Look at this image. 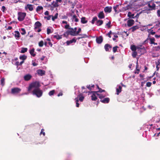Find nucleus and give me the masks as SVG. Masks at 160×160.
<instances>
[{
  "label": "nucleus",
  "instance_id": "2f4dec72",
  "mask_svg": "<svg viewBox=\"0 0 160 160\" xmlns=\"http://www.w3.org/2000/svg\"><path fill=\"white\" fill-rule=\"evenodd\" d=\"M28 50V48H21V50L20 52L21 53H24L25 52H27Z\"/></svg>",
  "mask_w": 160,
  "mask_h": 160
},
{
  "label": "nucleus",
  "instance_id": "6e6d98bb",
  "mask_svg": "<svg viewBox=\"0 0 160 160\" xmlns=\"http://www.w3.org/2000/svg\"><path fill=\"white\" fill-rule=\"evenodd\" d=\"M112 34V32L111 31H110L107 34V35L108 36L109 38H111V35Z\"/></svg>",
  "mask_w": 160,
  "mask_h": 160
},
{
  "label": "nucleus",
  "instance_id": "f704fd0d",
  "mask_svg": "<svg viewBox=\"0 0 160 160\" xmlns=\"http://www.w3.org/2000/svg\"><path fill=\"white\" fill-rule=\"evenodd\" d=\"M119 48V47L118 46H116L112 48V51L114 53H115L117 51L118 48Z\"/></svg>",
  "mask_w": 160,
  "mask_h": 160
},
{
  "label": "nucleus",
  "instance_id": "c03bdc74",
  "mask_svg": "<svg viewBox=\"0 0 160 160\" xmlns=\"http://www.w3.org/2000/svg\"><path fill=\"white\" fill-rule=\"evenodd\" d=\"M1 84L2 86H3L4 85V79L3 78H2L1 80Z\"/></svg>",
  "mask_w": 160,
  "mask_h": 160
},
{
  "label": "nucleus",
  "instance_id": "ea45409f",
  "mask_svg": "<svg viewBox=\"0 0 160 160\" xmlns=\"http://www.w3.org/2000/svg\"><path fill=\"white\" fill-rule=\"evenodd\" d=\"M21 31H22L21 33L22 35H24L26 33V31L24 28H21Z\"/></svg>",
  "mask_w": 160,
  "mask_h": 160
},
{
  "label": "nucleus",
  "instance_id": "7ed1b4c3",
  "mask_svg": "<svg viewBox=\"0 0 160 160\" xmlns=\"http://www.w3.org/2000/svg\"><path fill=\"white\" fill-rule=\"evenodd\" d=\"M18 20L19 21H23L26 15V13L25 12H18Z\"/></svg>",
  "mask_w": 160,
  "mask_h": 160
},
{
  "label": "nucleus",
  "instance_id": "c85d7f7f",
  "mask_svg": "<svg viewBox=\"0 0 160 160\" xmlns=\"http://www.w3.org/2000/svg\"><path fill=\"white\" fill-rule=\"evenodd\" d=\"M72 20L74 21L75 22H77L79 21V19L77 18V16L74 15L72 17Z\"/></svg>",
  "mask_w": 160,
  "mask_h": 160
},
{
  "label": "nucleus",
  "instance_id": "9d476101",
  "mask_svg": "<svg viewBox=\"0 0 160 160\" xmlns=\"http://www.w3.org/2000/svg\"><path fill=\"white\" fill-rule=\"evenodd\" d=\"M148 7L151 10L155 9L156 7V4L152 2H150L148 4Z\"/></svg>",
  "mask_w": 160,
  "mask_h": 160
},
{
  "label": "nucleus",
  "instance_id": "a18cd8bd",
  "mask_svg": "<svg viewBox=\"0 0 160 160\" xmlns=\"http://www.w3.org/2000/svg\"><path fill=\"white\" fill-rule=\"evenodd\" d=\"M64 28L66 29H68V30H69V28H71L69 24H67L64 26Z\"/></svg>",
  "mask_w": 160,
  "mask_h": 160
},
{
  "label": "nucleus",
  "instance_id": "de8ad7c7",
  "mask_svg": "<svg viewBox=\"0 0 160 160\" xmlns=\"http://www.w3.org/2000/svg\"><path fill=\"white\" fill-rule=\"evenodd\" d=\"M58 13H56L55 14V16H54V17L52 16V20L54 21V20L55 19H57L58 18Z\"/></svg>",
  "mask_w": 160,
  "mask_h": 160
},
{
  "label": "nucleus",
  "instance_id": "cd10ccee",
  "mask_svg": "<svg viewBox=\"0 0 160 160\" xmlns=\"http://www.w3.org/2000/svg\"><path fill=\"white\" fill-rule=\"evenodd\" d=\"M78 97H79V100L80 102H82L83 100V99H84V97L82 96V94L81 93L79 94L78 95Z\"/></svg>",
  "mask_w": 160,
  "mask_h": 160
},
{
  "label": "nucleus",
  "instance_id": "7c9ffc66",
  "mask_svg": "<svg viewBox=\"0 0 160 160\" xmlns=\"http://www.w3.org/2000/svg\"><path fill=\"white\" fill-rule=\"evenodd\" d=\"M134 14H132L131 12H129L128 13V16L129 18H134Z\"/></svg>",
  "mask_w": 160,
  "mask_h": 160
},
{
  "label": "nucleus",
  "instance_id": "680f3d73",
  "mask_svg": "<svg viewBox=\"0 0 160 160\" xmlns=\"http://www.w3.org/2000/svg\"><path fill=\"white\" fill-rule=\"evenodd\" d=\"M98 92H100L101 93H102V92H104V90L102 89L101 88L99 89V91H96Z\"/></svg>",
  "mask_w": 160,
  "mask_h": 160
},
{
  "label": "nucleus",
  "instance_id": "b1692460",
  "mask_svg": "<svg viewBox=\"0 0 160 160\" xmlns=\"http://www.w3.org/2000/svg\"><path fill=\"white\" fill-rule=\"evenodd\" d=\"M29 52L32 57H35L36 55V54L35 53L34 49L32 48V49L29 50Z\"/></svg>",
  "mask_w": 160,
  "mask_h": 160
},
{
  "label": "nucleus",
  "instance_id": "5fc2aeb1",
  "mask_svg": "<svg viewBox=\"0 0 160 160\" xmlns=\"http://www.w3.org/2000/svg\"><path fill=\"white\" fill-rule=\"evenodd\" d=\"M111 22L110 21H109L108 23L106 24V26H107L108 28H111Z\"/></svg>",
  "mask_w": 160,
  "mask_h": 160
},
{
  "label": "nucleus",
  "instance_id": "a878e982",
  "mask_svg": "<svg viewBox=\"0 0 160 160\" xmlns=\"http://www.w3.org/2000/svg\"><path fill=\"white\" fill-rule=\"evenodd\" d=\"M76 40L75 39L73 38L69 41H67V44L68 45H69L70 44L73 42H76Z\"/></svg>",
  "mask_w": 160,
  "mask_h": 160
},
{
  "label": "nucleus",
  "instance_id": "37998d69",
  "mask_svg": "<svg viewBox=\"0 0 160 160\" xmlns=\"http://www.w3.org/2000/svg\"><path fill=\"white\" fill-rule=\"evenodd\" d=\"M54 93H55V90H52V91H51L49 92V93H48V94H49V95L50 96H52L53 95V94H54Z\"/></svg>",
  "mask_w": 160,
  "mask_h": 160
},
{
  "label": "nucleus",
  "instance_id": "39448f33",
  "mask_svg": "<svg viewBox=\"0 0 160 160\" xmlns=\"http://www.w3.org/2000/svg\"><path fill=\"white\" fill-rule=\"evenodd\" d=\"M21 91V89L19 88H14L11 89V93L13 94H17L19 93Z\"/></svg>",
  "mask_w": 160,
  "mask_h": 160
},
{
  "label": "nucleus",
  "instance_id": "4be33fe9",
  "mask_svg": "<svg viewBox=\"0 0 160 160\" xmlns=\"http://www.w3.org/2000/svg\"><path fill=\"white\" fill-rule=\"evenodd\" d=\"M103 23V21L101 20H98L97 22H96V25L97 26H100Z\"/></svg>",
  "mask_w": 160,
  "mask_h": 160
},
{
  "label": "nucleus",
  "instance_id": "49530a36",
  "mask_svg": "<svg viewBox=\"0 0 160 160\" xmlns=\"http://www.w3.org/2000/svg\"><path fill=\"white\" fill-rule=\"evenodd\" d=\"M34 29L35 31L37 32H40L41 31V28H34Z\"/></svg>",
  "mask_w": 160,
  "mask_h": 160
},
{
  "label": "nucleus",
  "instance_id": "2eb2a0df",
  "mask_svg": "<svg viewBox=\"0 0 160 160\" xmlns=\"http://www.w3.org/2000/svg\"><path fill=\"white\" fill-rule=\"evenodd\" d=\"M91 92L92 93V96H91V97H92V101H96L97 99V98L96 96H95V93H97V92Z\"/></svg>",
  "mask_w": 160,
  "mask_h": 160
},
{
  "label": "nucleus",
  "instance_id": "69168bd1",
  "mask_svg": "<svg viewBox=\"0 0 160 160\" xmlns=\"http://www.w3.org/2000/svg\"><path fill=\"white\" fill-rule=\"evenodd\" d=\"M45 58V56H42V57L41 58H40V59L41 61H43L44 60V58Z\"/></svg>",
  "mask_w": 160,
  "mask_h": 160
},
{
  "label": "nucleus",
  "instance_id": "e2e57ef3",
  "mask_svg": "<svg viewBox=\"0 0 160 160\" xmlns=\"http://www.w3.org/2000/svg\"><path fill=\"white\" fill-rule=\"evenodd\" d=\"M87 87V88H88V90H91V88L92 87H90V85H87V87Z\"/></svg>",
  "mask_w": 160,
  "mask_h": 160
},
{
  "label": "nucleus",
  "instance_id": "0eeeda50",
  "mask_svg": "<svg viewBox=\"0 0 160 160\" xmlns=\"http://www.w3.org/2000/svg\"><path fill=\"white\" fill-rule=\"evenodd\" d=\"M112 46L109 44H106L104 46V49L106 52H110Z\"/></svg>",
  "mask_w": 160,
  "mask_h": 160
},
{
  "label": "nucleus",
  "instance_id": "4c0bfd02",
  "mask_svg": "<svg viewBox=\"0 0 160 160\" xmlns=\"http://www.w3.org/2000/svg\"><path fill=\"white\" fill-rule=\"evenodd\" d=\"M53 37L58 40L62 38V36L58 35H54Z\"/></svg>",
  "mask_w": 160,
  "mask_h": 160
},
{
  "label": "nucleus",
  "instance_id": "13d9d810",
  "mask_svg": "<svg viewBox=\"0 0 160 160\" xmlns=\"http://www.w3.org/2000/svg\"><path fill=\"white\" fill-rule=\"evenodd\" d=\"M75 99H76V106H77V107H78L79 104L78 103V99L77 98Z\"/></svg>",
  "mask_w": 160,
  "mask_h": 160
},
{
  "label": "nucleus",
  "instance_id": "a211bd4d",
  "mask_svg": "<svg viewBox=\"0 0 160 160\" xmlns=\"http://www.w3.org/2000/svg\"><path fill=\"white\" fill-rule=\"evenodd\" d=\"M46 40L47 41H45L44 42V45L45 46H47V45L48 44L51 47H52V44L50 42V39L49 38H48L46 39Z\"/></svg>",
  "mask_w": 160,
  "mask_h": 160
},
{
  "label": "nucleus",
  "instance_id": "bf43d9fd",
  "mask_svg": "<svg viewBox=\"0 0 160 160\" xmlns=\"http://www.w3.org/2000/svg\"><path fill=\"white\" fill-rule=\"evenodd\" d=\"M47 20H49L51 18V16H48L47 17H44Z\"/></svg>",
  "mask_w": 160,
  "mask_h": 160
},
{
  "label": "nucleus",
  "instance_id": "3c124183",
  "mask_svg": "<svg viewBox=\"0 0 160 160\" xmlns=\"http://www.w3.org/2000/svg\"><path fill=\"white\" fill-rule=\"evenodd\" d=\"M118 7V5H117L116 6H114L113 7V9L114 10L115 12H117V8Z\"/></svg>",
  "mask_w": 160,
  "mask_h": 160
},
{
  "label": "nucleus",
  "instance_id": "6e6552de",
  "mask_svg": "<svg viewBox=\"0 0 160 160\" xmlns=\"http://www.w3.org/2000/svg\"><path fill=\"white\" fill-rule=\"evenodd\" d=\"M112 8L111 6H107L104 8V11L106 13H110L112 10Z\"/></svg>",
  "mask_w": 160,
  "mask_h": 160
},
{
  "label": "nucleus",
  "instance_id": "393cba45",
  "mask_svg": "<svg viewBox=\"0 0 160 160\" xmlns=\"http://www.w3.org/2000/svg\"><path fill=\"white\" fill-rule=\"evenodd\" d=\"M88 22V20L85 17H82L81 18V22L82 24H85Z\"/></svg>",
  "mask_w": 160,
  "mask_h": 160
},
{
  "label": "nucleus",
  "instance_id": "ddd939ff",
  "mask_svg": "<svg viewBox=\"0 0 160 160\" xmlns=\"http://www.w3.org/2000/svg\"><path fill=\"white\" fill-rule=\"evenodd\" d=\"M32 77V76H31V75L29 74H28L24 75L23 78H24V80L25 81H28L30 80V79H31Z\"/></svg>",
  "mask_w": 160,
  "mask_h": 160
},
{
  "label": "nucleus",
  "instance_id": "6ab92c4d",
  "mask_svg": "<svg viewBox=\"0 0 160 160\" xmlns=\"http://www.w3.org/2000/svg\"><path fill=\"white\" fill-rule=\"evenodd\" d=\"M98 18L100 19H103L105 18V15L103 11L100 12L98 15Z\"/></svg>",
  "mask_w": 160,
  "mask_h": 160
},
{
  "label": "nucleus",
  "instance_id": "20e7f679",
  "mask_svg": "<svg viewBox=\"0 0 160 160\" xmlns=\"http://www.w3.org/2000/svg\"><path fill=\"white\" fill-rule=\"evenodd\" d=\"M156 27H154L150 29H148L147 31L148 33V36H151V35H154L156 33L155 28H156Z\"/></svg>",
  "mask_w": 160,
  "mask_h": 160
},
{
  "label": "nucleus",
  "instance_id": "603ef678",
  "mask_svg": "<svg viewBox=\"0 0 160 160\" xmlns=\"http://www.w3.org/2000/svg\"><path fill=\"white\" fill-rule=\"evenodd\" d=\"M151 85H152V83L150 82H148L147 83L146 86L147 87H150L151 86Z\"/></svg>",
  "mask_w": 160,
  "mask_h": 160
},
{
  "label": "nucleus",
  "instance_id": "f3484780",
  "mask_svg": "<svg viewBox=\"0 0 160 160\" xmlns=\"http://www.w3.org/2000/svg\"><path fill=\"white\" fill-rule=\"evenodd\" d=\"M103 38L102 36H99L96 38L97 42L98 44L101 43L103 41Z\"/></svg>",
  "mask_w": 160,
  "mask_h": 160
},
{
  "label": "nucleus",
  "instance_id": "aec40b11",
  "mask_svg": "<svg viewBox=\"0 0 160 160\" xmlns=\"http://www.w3.org/2000/svg\"><path fill=\"white\" fill-rule=\"evenodd\" d=\"M27 58V56L25 55H21L19 56V59L22 60L21 62H23V63L24 62V61Z\"/></svg>",
  "mask_w": 160,
  "mask_h": 160
},
{
  "label": "nucleus",
  "instance_id": "774afa93",
  "mask_svg": "<svg viewBox=\"0 0 160 160\" xmlns=\"http://www.w3.org/2000/svg\"><path fill=\"white\" fill-rule=\"evenodd\" d=\"M44 14L46 15H49V12L48 11H46L45 12Z\"/></svg>",
  "mask_w": 160,
  "mask_h": 160
},
{
  "label": "nucleus",
  "instance_id": "473e14b6",
  "mask_svg": "<svg viewBox=\"0 0 160 160\" xmlns=\"http://www.w3.org/2000/svg\"><path fill=\"white\" fill-rule=\"evenodd\" d=\"M139 28L137 26H135L132 27L130 29H132V31L133 32Z\"/></svg>",
  "mask_w": 160,
  "mask_h": 160
},
{
  "label": "nucleus",
  "instance_id": "f257e3e1",
  "mask_svg": "<svg viewBox=\"0 0 160 160\" xmlns=\"http://www.w3.org/2000/svg\"><path fill=\"white\" fill-rule=\"evenodd\" d=\"M40 86V83L38 81L32 82L30 84L29 87H28V91L30 92L32 89L34 88L32 91V94L35 95L36 97L39 98L42 96L43 92L41 90L39 87Z\"/></svg>",
  "mask_w": 160,
  "mask_h": 160
},
{
  "label": "nucleus",
  "instance_id": "bb28decb",
  "mask_svg": "<svg viewBox=\"0 0 160 160\" xmlns=\"http://www.w3.org/2000/svg\"><path fill=\"white\" fill-rule=\"evenodd\" d=\"M122 89V87L120 86H118V88L116 89V91H117V95H118L121 92V90Z\"/></svg>",
  "mask_w": 160,
  "mask_h": 160
},
{
  "label": "nucleus",
  "instance_id": "423d86ee",
  "mask_svg": "<svg viewBox=\"0 0 160 160\" xmlns=\"http://www.w3.org/2000/svg\"><path fill=\"white\" fill-rule=\"evenodd\" d=\"M147 40H149L150 44L154 45H157V43H155V39L153 37H152L151 36H148Z\"/></svg>",
  "mask_w": 160,
  "mask_h": 160
},
{
  "label": "nucleus",
  "instance_id": "338daca9",
  "mask_svg": "<svg viewBox=\"0 0 160 160\" xmlns=\"http://www.w3.org/2000/svg\"><path fill=\"white\" fill-rule=\"evenodd\" d=\"M68 18V17L67 16L64 15L62 16V19H67Z\"/></svg>",
  "mask_w": 160,
  "mask_h": 160
},
{
  "label": "nucleus",
  "instance_id": "f8f14e48",
  "mask_svg": "<svg viewBox=\"0 0 160 160\" xmlns=\"http://www.w3.org/2000/svg\"><path fill=\"white\" fill-rule=\"evenodd\" d=\"M110 99L108 98L100 99V102L104 103H108L109 102Z\"/></svg>",
  "mask_w": 160,
  "mask_h": 160
},
{
  "label": "nucleus",
  "instance_id": "9b49d317",
  "mask_svg": "<svg viewBox=\"0 0 160 160\" xmlns=\"http://www.w3.org/2000/svg\"><path fill=\"white\" fill-rule=\"evenodd\" d=\"M25 8L26 10L28 9L29 11H32L33 9V5L31 4H28L25 7Z\"/></svg>",
  "mask_w": 160,
  "mask_h": 160
},
{
  "label": "nucleus",
  "instance_id": "412c9836",
  "mask_svg": "<svg viewBox=\"0 0 160 160\" xmlns=\"http://www.w3.org/2000/svg\"><path fill=\"white\" fill-rule=\"evenodd\" d=\"M42 26V24L39 21H37L35 22L34 24V28H41Z\"/></svg>",
  "mask_w": 160,
  "mask_h": 160
},
{
  "label": "nucleus",
  "instance_id": "58836bf2",
  "mask_svg": "<svg viewBox=\"0 0 160 160\" xmlns=\"http://www.w3.org/2000/svg\"><path fill=\"white\" fill-rule=\"evenodd\" d=\"M52 5L55 7H58L59 5V4L56 1L55 2H53Z\"/></svg>",
  "mask_w": 160,
  "mask_h": 160
},
{
  "label": "nucleus",
  "instance_id": "1a4fd4ad",
  "mask_svg": "<svg viewBox=\"0 0 160 160\" xmlns=\"http://www.w3.org/2000/svg\"><path fill=\"white\" fill-rule=\"evenodd\" d=\"M14 36L17 40H19L21 37L20 33L19 31H15L14 32Z\"/></svg>",
  "mask_w": 160,
  "mask_h": 160
},
{
  "label": "nucleus",
  "instance_id": "c756f323",
  "mask_svg": "<svg viewBox=\"0 0 160 160\" xmlns=\"http://www.w3.org/2000/svg\"><path fill=\"white\" fill-rule=\"evenodd\" d=\"M98 20V18L97 17L95 16L93 18L92 20L91 21V23L93 24H94L95 22H97Z\"/></svg>",
  "mask_w": 160,
  "mask_h": 160
},
{
  "label": "nucleus",
  "instance_id": "79ce46f5",
  "mask_svg": "<svg viewBox=\"0 0 160 160\" xmlns=\"http://www.w3.org/2000/svg\"><path fill=\"white\" fill-rule=\"evenodd\" d=\"M52 32V31H51V28H48L47 29V34H49Z\"/></svg>",
  "mask_w": 160,
  "mask_h": 160
},
{
  "label": "nucleus",
  "instance_id": "052dcab7",
  "mask_svg": "<svg viewBox=\"0 0 160 160\" xmlns=\"http://www.w3.org/2000/svg\"><path fill=\"white\" fill-rule=\"evenodd\" d=\"M158 5L157 7H159L160 8V2H155Z\"/></svg>",
  "mask_w": 160,
  "mask_h": 160
},
{
  "label": "nucleus",
  "instance_id": "dca6fc26",
  "mask_svg": "<svg viewBox=\"0 0 160 160\" xmlns=\"http://www.w3.org/2000/svg\"><path fill=\"white\" fill-rule=\"evenodd\" d=\"M130 48L132 51H136L137 49L138 50H139L141 49L139 48H137L135 45L133 44H132L131 45Z\"/></svg>",
  "mask_w": 160,
  "mask_h": 160
},
{
  "label": "nucleus",
  "instance_id": "8fccbe9b",
  "mask_svg": "<svg viewBox=\"0 0 160 160\" xmlns=\"http://www.w3.org/2000/svg\"><path fill=\"white\" fill-rule=\"evenodd\" d=\"M81 31V29L80 28H79L78 31H76V35H78Z\"/></svg>",
  "mask_w": 160,
  "mask_h": 160
},
{
  "label": "nucleus",
  "instance_id": "4468645a",
  "mask_svg": "<svg viewBox=\"0 0 160 160\" xmlns=\"http://www.w3.org/2000/svg\"><path fill=\"white\" fill-rule=\"evenodd\" d=\"M127 23L128 26L130 27L134 24V21L132 19H130L128 21Z\"/></svg>",
  "mask_w": 160,
  "mask_h": 160
},
{
  "label": "nucleus",
  "instance_id": "864d4df0",
  "mask_svg": "<svg viewBox=\"0 0 160 160\" xmlns=\"http://www.w3.org/2000/svg\"><path fill=\"white\" fill-rule=\"evenodd\" d=\"M1 10L3 12H5V11L6 10V9L4 6H2V7Z\"/></svg>",
  "mask_w": 160,
  "mask_h": 160
},
{
  "label": "nucleus",
  "instance_id": "4d7b16f0",
  "mask_svg": "<svg viewBox=\"0 0 160 160\" xmlns=\"http://www.w3.org/2000/svg\"><path fill=\"white\" fill-rule=\"evenodd\" d=\"M44 131V129H41V132H40V134H42L43 136H44L45 135V133Z\"/></svg>",
  "mask_w": 160,
  "mask_h": 160
},
{
  "label": "nucleus",
  "instance_id": "0e129e2a",
  "mask_svg": "<svg viewBox=\"0 0 160 160\" xmlns=\"http://www.w3.org/2000/svg\"><path fill=\"white\" fill-rule=\"evenodd\" d=\"M157 15L158 16L160 17V10H158L157 11Z\"/></svg>",
  "mask_w": 160,
  "mask_h": 160
},
{
  "label": "nucleus",
  "instance_id": "72a5a7b5",
  "mask_svg": "<svg viewBox=\"0 0 160 160\" xmlns=\"http://www.w3.org/2000/svg\"><path fill=\"white\" fill-rule=\"evenodd\" d=\"M96 94L98 95V96H99V98L100 99H103L105 97V96L102 95V94H100L98 93H95Z\"/></svg>",
  "mask_w": 160,
  "mask_h": 160
},
{
  "label": "nucleus",
  "instance_id": "5701e85b",
  "mask_svg": "<svg viewBox=\"0 0 160 160\" xmlns=\"http://www.w3.org/2000/svg\"><path fill=\"white\" fill-rule=\"evenodd\" d=\"M37 73L40 76H43L45 74L44 71H37Z\"/></svg>",
  "mask_w": 160,
  "mask_h": 160
},
{
  "label": "nucleus",
  "instance_id": "a19ab883",
  "mask_svg": "<svg viewBox=\"0 0 160 160\" xmlns=\"http://www.w3.org/2000/svg\"><path fill=\"white\" fill-rule=\"evenodd\" d=\"M23 63L22 62H19L18 61L17 62L15 63V65L17 66H21Z\"/></svg>",
  "mask_w": 160,
  "mask_h": 160
},
{
  "label": "nucleus",
  "instance_id": "c9c22d12",
  "mask_svg": "<svg viewBox=\"0 0 160 160\" xmlns=\"http://www.w3.org/2000/svg\"><path fill=\"white\" fill-rule=\"evenodd\" d=\"M43 9V7L41 6H38L36 10L37 12H39L41 10H42Z\"/></svg>",
  "mask_w": 160,
  "mask_h": 160
},
{
  "label": "nucleus",
  "instance_id": "09e8293b",
  "mask_svg": "<svg viewBox=\"0 0 160 160\" xmlns=\"http://www.w3.org/2000/svg\"><path fill=\"white\" fill-rule=\"evenodd\" d=\"M39 47H42L43 45V42L42 41H40L38 43Z\"/></svg>",
  "mask_w": 160,
  "mask_h": 160
},
{
  "label": "nucleus",
  "instance_id": "f03ea898",
  "mask_svg": "<svg viewBox=\"0 0 160 160\" xmlns=\"http://www.w3.org/2000/svg\"><path fill=\"white\" fill-rule=\"evenodd\" d=\"M77 28H71L69 30H68L64 34L65 36H68L70 35L72 36H76V31L77 30Z\"/></svg>",
  "mask_w": 160,
  "mask_h": 160
},
{
  "label": "nucleus",
  "instance_id": "e433bc0d",
  "mask_svg": "<svg viewBox=\"0 0 160 160\" xmlns=\"http://www.w3.org/2000/svg\"><path fill=\"white\" fill-rule=\"evenodd\" d=\"M133 52H132V57L134 58H135L136 57L137 54V52L136 51H133Z\"/></svg>",
  "mask_w": 160,
  "mask_h": 160
}]
</instances>
